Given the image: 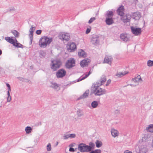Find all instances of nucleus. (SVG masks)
<instances>
[{
  "instance_id": "nucleus-1",
  "label": "nucleus",
  "mask_w": 153,
  "mask_h": 153,
  "mask_svg": "<svg viewBox=\"0 0 153 153\" xmlns=\"http://www.w3.org/2000/svg\"><path fill=\"white\" fill-rule=\"evenodd\" d=\"M52 41V38H49L46 36H42L40 39L39 45L40 47L45 48L47 45H49Z\"/></svg>"
},
{
  "instance_id": "nucleus-2",
  "label": "nucleus",
  "mask_w": 153,
  "mask_h": 153,
  "mask_svg": "<svg viewBox=\"0 0 153 153\" xmlns=\"http://www.w3.org/2000/svg\"><path fill=\"white\" fill-rule=\"evenodd\" d=\"M93 86V93L96 96H101L105 94L106 93V91L104 89L100 87V86L97 84L94 83L92 85Z\"/></svg>"
},
{
  "instance_id": "nucleus-3",
  "label": "nucleus",
  "mask_w": 153,
  "mask_h": 153,
  "mask_svg": "<svg viewBox=\"0 0 153 153\" xmlns=\"http://www.w3.org/2000/svg\"><path fill=\"white\" fill-rule=\"evenodd\" d=\"M78 149L81 152H88L91 151V148L85 144L80 143L78 146Z\"/></svg>"
},
{
  "instance_id": "nucleus-4",
  "label": "nucleus",
  "mask_w": 153,
  "mask_h": 153,
  "mask_svg": "<svg viewBox=\"0 0 153 153\" xmlns=\"http://www.w3.org/2000/svg\"><path fill=\"white\" fill-rule=\"evenodd\" d=\"M61 65V62L57 60H52L50 64L51 69L53 71H56L59 68Z\"/></svg>"
},
{
  "instance_id": "nucleus-5",
  "label": "nucleus",
  "mask_w": 153,
  "mask_h": 153,
  "mask_svg": "<svg viewBox=\"0 0 153 153\" xmlns=\"http://www.w3.org/2000/svg\"><path fill=\"white\" fill-rule=\"evenodd\" d=\"M59 38L64 42H66L69 40L70 39V35L68 33L62 32L60 33L59 35Z\"/></svg>"
},
{
  "instance_id": "nucleus-6",
  "label": "nucleus",
  "mask_w": 153,
  "mask_h": 153,
  "mask_svg": "<svg viewBox=\"0 0 153 153\" xmlns=\"http://www.w3.org/2000/svg\"><path fill=\"white\" fill-rule=\"evenodd\" d=\"M75 65V60L73 58H70L68 60L65 64L66 67L68 69L71 68Z\"/></svg>"
},
{
  "instance_id": "nucleus-7",
  "label": "nucleus",
  "mask_w": 153,
  "mask_h": 153,
  "mask_svg": "<svg viewBox=\"0 0 153 153\" xmlns=\"http://www.w3.org/2000/svg\"><path fill=\"white\" fill-rule=\"evenodd\" d=\"M66 71L63 68L58 70L56 73V76L57 78H62L66 74Z\"/></svg>"
},
{
  "instance_id": "nucleus-8",
  "label": "nucleus",
  "mask_w": 153,
  "mask_h": 153,
  "mask_svg": "<svg viewBox=\"0 0 153 153\" xmlns=\"http://www.w3.org/2000/svg\"><path fill=\"white\" fill-rule=\"evenodd\" d=\"M67 50L69 52H72L76 49V45L74 42L68 43L66 46Z\"/></svg>"
},
{
  "instance_id": "nucleus-9",
  "label": "nucleus",
  "mask_w": 153,
  "mask_h": 153,
  "mask_svg": "<svg viewBox=\"0 0 153 153\" xmlns=\"http://www.w3.org/2000/svg\"><path fill=\"white\" fill-rule=\"evenodd\" d=\"M131 28L132 33L135 36L140 35L142 32L141 28H137L132 26L131 27Z\"/></svg>"
},
{
  "instance_id": "nucleus-10",
  "label": "nucleus",
  "mask_w": 153,
  "mask_h": 153,
  "mask_svg": "<svg viewBox=\"0 0 153 153\" xmlns=\"http://www.w3.org/2000/svg\"><path fill=\"white\" fill-rule=\"evenodd\" d=\"M100 39L97 35H93L91 39V42L93 44L96 45L99 43Z\"/></svg>"
},
{
  "instance_id": "nucleus-11",
  "label": "nucleus",
  "mask_w": 153,
  "mask_h": 153,
  "mask_svg": "<svg viewBox=\"0 0 153 153\" xmlns=\"http://www.w3.org/2000/svg\"><path fill=\"white\" fill-rule=\"evenodd\" d=\"M131 16L133 19L136 20H139L141 17L140 13L138 12L131 13Z\"/></svg>"
},
{
  "instance_id": "nucleus-12",
  "label": "nucleus",
  "mask_w": 153,
  "mask_h": 153,
  "mask_svg": "<svg viewBox=\"0 0 153 153\" xmlns=\"http://www.w3.org/2000/svg\"><path fill=\"white\" fill-rule=\"evenodd\" d=\"M90 61V59H83L80 63L81 67L83 68L87 66Z\"/></svg>"
},
{
  "instance_id": "nucleus-13",
  "label": "nucleus",
  "mask_w": 153,
  "mask_h": 153,
  "mask_svg": "<svg viewBox=\"0 0 153 153\" xmlns=\"http://www.w3.org/2000/svg\"><path fill=\"white\" fill-rule=\"evenodd\" d=\"M113 59L111 56H105L104 60V63H107L109 64H111Z\"/></svg>"
},
{
  "instance_id": "nucleus-14",
  "label": "nucleus",
  "mask_w": 153,
  "mask_h": 153,
  "mask_svg": "<svg viewBox=\"0 0 153 153\" xmlns=\"http://www.w3.org/2000/svg\"><path fill=\"white\" fill-rule=\"evenodd\" d=\"M35 27H33V26H31V28H30L29 31L30 33L29 35V36L30 37V40L31 43L32 42L33 37V33L34 31L35 30Z\"/></svg>"
},
{
  "instance_id": "nucleus-15",
  "label": "nucleus",
  "mask_w": 153,
  "mask_h": 153,
  "mask_svg": "<svg viewBox=\"0 0 153 153\" xmlns=\"http://www.w3.org/2000/svg\"><path fill=\"white\" fill-rule=\"evenodd\" d=\"M106 78L105 76H102L100 80H98L95 83L99 85V86H101L103 85L104 82L106 81Z\"/></svg>"
},
{
  "instance_id": "nucleus-16",
  "label": "nucleus",
  "mask_w": 153,
  "mask_h": 153,
  "mask_svg": "<svg viewBox=\"0 0 153 153\" xmlns=\"http://www.w3.org/2000/svg\"><path fill=\"white\" fill-rule=\"evenodd\" d=\"M124 9L123 6H120L117 9V11L118 15L122 16L124 14Z\"/></svg>"
},
{
  "instance_id": "nucleus-17",
  "label": "nucleus",
  "mask_w": 153,
  "mask_h": 153,
  "mask_svg": "<svg viewBox=\"0 0 153 153\" xmlns=\"http://www.w3.org/2000/svg\"><path fill=\"white\" fill-rule=\"evenodd\" d=\"M120 37L121 39L124 41L127 42L129 40V37L126 34H121Z\"/></svg>"
},
{
  "instance_id": "nucleus-18",
  "label": "nucleus",
  "mask_w": 153,
  "mask_h": 153,
  "mask_svg": "<svg viewBox=\"0 0 153 153\" xmlns=\"http://www.w3.org/2000/svg\"><path fill=\"white\" fill-rule=\"evenodd\" d=\"M122 16L121 19L124 23H126L130 22V18L129 17H128V16L127 15V14L125 16L123 15Z\"/></svg>"
},
{
  "instance_id": "nucleus-19",
  "label": "nucleus",
  "mask_w": 153,
  "mask_h": 153,
  "mask_svg": "<svg viewBox=\"0 0 153 153\" xmlns=\"http://www.w3.org/2000/svg\"><path fill=\"white\" fill-rule=\"evenodd\" d=\"M89 90H86L82 95L80 96L77 99V100H79L86 98L89 95Z\"/></svg>"
},
{
  "instance_id": "nucleus-20",
  "label": "nucleus",
  "mask_w": 153,
  "mask_h": 153,
  "mask_svg": "<svg viewBox=\"0 0 153 153\" xmlns=\"http://www.w3.org/2000/svg\"><path fill=\"white\" fill-rule=\"evenodd\" d=\"M76 136V135L75 134H65L63 136L64 139H67L68 138H74Z\"/></svg>"
},
{
  "instance_id": "nucleus-21",
  "label": "nucleus",
  "mask_w": 153,
  "mask_h": 153,
  "mask_svg": "<svg viewBox=\"0 0 153 153\" xmlns=\"http://www.w3.org/2000/svg\"><path fill=\"white\" fill-rule=\"evenodd\" d=\"M98 102L96 101H94L91 103V105H87V106L88 107L90 108H96L98 105Z\"/></svg>"
},
{
  "instance_id": "nucleus-22",
  "label": "nucleus",
  "mask_w": 153,
  "mask_h": 153,
  "mask_svg": "<svg viewBox=\"0 0 153 153\" xmlns=\"http://www.w3.org/2000/svg\"><path fill=\"white\" fill-rule=\"evenodd\" d=\"M147 149L146 145H141L139 149V153H146Z\"/></svg>"
},
{
  "instance_id": "nucleus-23",
  "label": "nucleus",
  "mask_w": 153,
  "mask_h": 153,
  "mask_svg": "<svg viewBox=\"0 0 153 153\" xmlns=\"http://www.w3.org/2000/svg\"><path fill=\"white\" fill-rule=\"evenodd\" d=\"M111 133L112 135L114 137L118 136L119 133L118 131L114 128H112L111 130Z\"/></svg>"
},
{
  "instance_id": "nucleus-24",
  "label": "nucleus",
  "mask_w": 153,
  "mask_h": 153,
  "mask_svg": "<svg viewBox=\"0 0 153 153\" xmlns=\"http://www.w3.org/2000/svg\"><path fill=\"white\" fill-rule=\"evenodd\" d=\"M105 22L108 25H110L114 23V21L112 18H106Z\"/></svg>"
},
{
  "instance_id": "nucleus-25",
  "label": "nucleus",
  "mask_w": 153,
  "mask_h": 153,
  "mask_svg": "<svg viewBox=\"0 0 153 153\" xmlns=\"http://www.w3.org/2000/svg\"><path fill=\"white\" fill-rule=\"evenodd\" d=\"M91 71L90 70L89 72L87 73H86L85 75V76L83 77H81L79 78L77 80V82H79L81 80H82L86 78H87L91 73Z\"/></svg>"
},
{
  "instance_id": "nucleus-26",
  "label": "nucleus",
  "mask_w": 153,
  "mask_h": 153,
  "mask_svg": "<svg viewBox=\"0 0 153 153\" xmlns=\"http://www.w3.org/2000/svg\"><path fill=\"white\" fill-rule=\"evenodd\" d=\"M114 15V13L112 11L108 10L106 12L105 16L107 18H112Z\"/></svg>"
},
{
  "instance_id": "nucleus-27",
  "label": "nucleus",
  "mask_w": 153,
  "mask_h": 153,
  "mask_svg": "<svg viewBox=\"0 0 153 153\" xmlns=\"http://www.w3.org/2000/svg\"><path fill=\"white\" fill-rule=\"evenodd\" d=\"M51 85L50 87L54 89H56L59 86V85L57 84L56 82H51Z\"/></svg>"
},
{
  "instance_id": "nucleus-28",
  "label": "nucleus",
  "mask_w": 153,
  "mask_h": 153,
  "mask_svg": "<svg viewBox=\"0 0 153 153\" xmlns=\"http://www.w3.org/2000/svg\"><path fill=\"white\" fill-rule=\"evenodd\" d=\"M5 39L9 43L13 44V45L15 42L13 39L9 37H5Z\"/></svg>"
},
{
  "instance_id": "nucleus-29",
  "label": "nucleus",
  "mask_w": 153,
  "mask_h": 153,
  "mask_svg": "<svg viewBox=\"0 0 153 153\" xmlns=\"http://www.w3.org/2000/svg\"><path fill=\"white\" fill-rule=\"evenodd\" d=\"M146 130L149 132H153V124L149 125L148 127L146 128Z\"/></svg>"
},
{
  "instance_id": "nucleus-30",
  "label": "nucleus",
  "mask_w": 153,
  "mask_h": 153,
  "mask_svg": "<svg viewBox=\"0 0 153 153\" xmlns=\"http://www.w3.org/2000/svg\"><path fill=\"white\" fill-rule=\"evenodd\" d=\"M132 80L135 82H138L140 80H142V79L140 75H138L137 77L132 79Z\"/></svg>"
},
{
  "instance_id": "nucleus-31",
  "label": "nucleus",
  "mask_w": 153,
  "mask_h": 153,
  "mask_svg": "<svg viewBox=\"0 0 153 153\" xmlns=\"http://www.w3.org/2000/svg\"><path fill=\"white\" fill-rule=\"evenodd\" d=\"M78 55L80 57H85L86 56L85 52L82 49L78 52Z\"/></svg>"
},
{
  "instance_id": "nucleus-32",
  "label": "nucleus",
  "mask_w": 153,
  "mask_h": 153,
  "mask_svg": "<svg viewBox=\"0 0 153 153\" xmlns=\"http://www.w3.org/2000/svg\"><path fill=\"white\" fill-rule=\"evenodd\" d=\"M95 143L96 145V146L97 148H100L102 146V142L99 140H96Z\"/></svg>"
},
{
  "instance_id": "nucleus-33",
  "label": "nucleus",
  "mask_w": 153,
  "mask_h": 153,
  "mask_svg": "<svg viewBox=\"0 0 153 153\" xmlns=\"http://www.w3.org/2000/svg\"><path fill=\"white\" fill-rule=\"evenodd\" d=\"M15 40L16 41V42H15L14 44L13 45V46L16 47L17 48H23V45H22L21 44L19 43H18L16 39H15Z\"/></svg>"
},
{
  "instance_id": "nucleus-34",
  "label": "nucleus",
  "mask_w": 153,
  "mask_h": 153,
  "mask_svg": "<svg viewBox=\"0 0 153 153\" xmlns=\"http://www.w3.org/2000/svg\"><path fill=\"white\" fill-rule=\"evenodd\" d=\"M32 129L30 126H27L25 128V131L27 134H29L31 132Z\"/></svg>"
},
{
  "instance_id": "nucleus-35",
  "label": "nucleus",
  "mask_w": 153,
  "mask_h": 153,
  "mask_svg": "<svg viewBox=\"0 0 153 153\" xmlns=\"http://www.w3.org/2000/svg\"><path fill=\"white\" fill-rule=\"evenodd\" d=\"M11 32L16 37H18L19 34V33L16 30H13L11 31Z\"/></svg>"
},
{
  "instance_id": "nucleus-36",
  "label": "nucleus",
  "mask_w": 153,
  "mask_h": 153,
  "mask_svg": "<svg viewBox=\"0 0 153 153\" xmlns=\"http://www.w3.org/2000/svg\"><path fill=\"white\" fill-rule=\"evenodd\" d=\"M77 114L78 117H81L83 115L82 111L80 109L77 111Z\"/></svg>"
},
{
  "instance_id": "nucleus-37",
  "label": "nucleus",
  "mask_w": 153,
  "mask_h": 153,
  "mask_svg": "<svg viewBox=\"0 0 153 153\" xmlns=\"http://www.w3.org/2000/svg\"><path fill=\"white\" fill-rule=\"evenodd\" d=\"M39 55L41 58L44 57L46 55V53L43 51H41L39 52Z\"/></svg>"
},
{
  "instance_id": "nucleus-38",
  "label": "nucleus",
  "mask_w": 153,
  "mask_h": 153,
  "mask_svg": "<svg viewBox=\"0 0 153 153\" xmlns=\"http://www.w3.org/2000/svg\"><path fill=\"white\" fill-rule=\"evenodd\" d=\"M7 94L8 96L7 101L10 102L11 100V97L10 93V91H7Z\"/></svg>"
},
{
  "instance_id": "nucleus-39",
  "label": "nucleus",
  "mask_w": 153,
  "mask_h": 153,
  "mask_svg": "<svg viewBox=\"0 0 153 153\" xmlns=\"http://www.w3.org/2000/svg\"><path fill=\"white\" fill-rule=\"evenodd\" d=\"M128 73L127 72L126 73H121L119 74H116V76H117L118 77H121L125 75L126 74Z\"/></svg>"
},
{
  "instance_id": "nucleus-40",
  "label": "nucleus",
  "mask_w": 153,
  "mask_h": 153,
  "mask_svg": "<svg viewBox=\"0 0 153 153\" xmlns=\"http://www.w3.org/2000/svg\"><path fill=\"white\" fill-rule=\"evenodd\" d=\"M147 65L148 66L151 67L153 66V61L149 60L147 62Z\"/></svg>"
},
{
  "instance_id": "nucleus-41",
  "label": "nucleus",
  "mask_w": 153,
  "mask_h": 153,
  "mask_svg": "<svg viewBox=\"0 0 153 153\" xmlns=\"http://www.w3.org/2000/svg\"><path fill=\"white\" fill-rule=\"evenodd\" d=\"M101 151L100 149H96L92 151L90 153H101Z\"/></svg>"
},
{
  "instance_id": "nucleus-42",
  "label": "nucleus",
  "mask_w": 153,
  "mask_h": 153,
  "mask_svg": "<svg viewBox=\"0 0 153 153\" xmlns=\"http://www.w3.org/2000/svg\"><path fill=\"white\" fill-rule=\"evenodd\" d=\"M96 18L95 17H92L90 18V20L88 21V23L89 24H90L91 23L93 22H94L95 19Z\"/></svg>"
},
{
  "instance_id": "nucleus-43",
  "label": "nucleus",
  "mask_w": 153,
  "mask_h": 153,
  "mask_svg": "<svg viewBox=\"0 0 153 153\" xmlns=\"http://www.w3.org/2000/svg\"><path fill=\"white\" fill-rule=\"evenodd\" d=\"M51 146L50 143H48L47 146V150L48 151H50L51 150Z\"/></svg>"
},
{
  "instance_id": "nucleus-44",
  "label": "nucleus",
  "mask_w": 153,
  "mask_h": 153,
  "mask_svg": "<svg viewBox=\"0 0 153 153\" xmlns=\"http://www.w3.org/2000/svg\"><path fill=\"white\" fill-rule=\"evenodd\" d=\"M15 9L13 7H10L9 9L7 11V12H13L15 10Z\"/></svg>"
},
{
  "instance_id": "nucleus-45",
  "label": "nucleus",
  "mask_w": 153,
  "mask_h": 153,
  "mask_svg": "<svg viewBox=\"0 0 153 153\" xmlns=\"http://www.w3.org/2000/svg\"><path fill=\"white\" fill-rule=\"evenodd\" d=\"M91 30V27H90V28H87V29L86 30V31L85 32V33L87 34H88V33H89L90 32Z\"/></svg>"
},
{
  "instance_id": "nucleus-46",
  "label": "nucleus",
  "mask_w": 153,
  "mask_h": 153,
  "mask_svg": "<svg viewBox=\"0 0 153 153\" xmlns=\"http://www.w3.org/2000/svg\"><path fill=\"white\" fill-rule=\"evenodd\" d=\"M89 145L90 146H90L91 148V149H92L93 148H94V146H95V144L94 143H92V142H90L89 143Z\"/></svg>"
},
{
  "instance_id": "nucleus-47",
  "label": "nucleus",
  "mask_w": 153,
  "mask_h": 153,
  "mask_svg": "<svg viewBox=\"0 0 153 153\" xmlns=\"http://www.w3.org/2000/svg\"><path fill=\"white\" fill-rule=\"evenodd\" d=\"M17 78L19 80H20V81H24V82L25 81V79L24 78H23V77H17Z\"/></svg>"
},
{
  "instance_id": "nucleus-48",
  "label": "nucleus",
  "mask_w": 153,
  "mask_h": 153,
  "mask_svg": "<svg viewBox=\"0 0 153 153\" xmlns=\"http://www.w3.org/2000/svg\"><path fill=\"white\" fill-rule=\"evenodd\" d=\"M6 86L8 87V91H11L10 87V85L8 83L6 84Z\"/></svg>"
},
{
  "instance_id": "nucleus-49",
  "label": "nucleus",
  "mask_w": 153,
  "mask_h": 153,
  "mask_svg": "<svg viewBox=\"0 0 153 153\" xmlns=\"http://www.w3.org/2000/svg\"><path fill=\"white\" fill-rule=\"evenodd\" d=\"M42 32V30H38L36 31V33L38 35L40 34Z\"/></svg>"
},
{
  "instance_id": "nucleus-50",
  "label": "nucleus",
  "mask_w": 153,
  "mask_h": 153,
  "mask_svg": "<svg viewBox=\"0 0 153 153\" xmlns=\"http://www.w3.org/2000/svg\"><path fill=\"white\" fill-rule=\"evenodd\" d=\"M111 82V80L110 79H108L107 82V83L106 85V86L108 85Z\"/></svg>"
},
{
  "instance_id": "nucleus-51",
  "label": "nucleus",
  "mask_w": 153,
  "mask_h": 153,
  "mask_svg": "<svg viewBox=\"0 0 153 153\" xmlns=\"http://www.w3.org/2000/svg\"><path fill=\"white\" fill-rule=\"evenodd\" d=\"M69 151L71 152H74L75 151V150L73 148H70Z\"/></svg>"
},
{
  "instance_id": "nucleus-52",
  "label": "nucleus",
  "mask_w": 153,
  "mask_h": 153,
  "mask_svg": "<svg viewBox=\"0 0 153 153\" xmlns=\"http://www.w3.org/2000/svg\"><path fill=\"white\" fill-rule=\"evenodd\" d=\"M129 85H130L131 86H132V87H135V86H136V85H134L133 84H128L127 85H125V86H123V87H126L127 86H128Z\"/></svg>"
},
{
  "instance_id": "nucleus-53",
  "label": "nucleus",
  "mask_w": 153,
  "mask_h": 153,
  "mask_svg": "<svg viewBox=\"0 0 153 153\" xmlns=\"http://www.w3.org/2000/svg\"><path fill=\"white\" fill-rule=\"evenodd\" d=\"M74 143H72L70 145H69V148H73V147L74 146Z\"/></svg>"
},
{
  "instance_id": "nucleus-54",
  "label": "nucleus",
  "mask_w": 153,
  "mask_h": 153,
  "mask_svg": "<svg viewBox=\"0 0 153 153\" xmlns=\"http://www.w3.org/2000/svg\"><path fill=\"white\" fill-rule=\"evenodd\" d=\"M124 153H132V152L129 150H127L124 152Z\"/></svg>"
},
{
  "instance_id": "nucleus-55",
  "label": "nucleus",
  "mask_w": 153,
  "mask_h": 153,
  "mask_svg": "<svg viewBox=\"0 0 153 153\" xmlns=\"http://www.w3.org/2000/svg\"><path fill=\"white\" fill-rule=\"evenodd\" d=\"M2 53V51L0 49V55Z\"/></svg>"
},
{
  "instance_id": "nucleus-56",
  "label": "nucleus",
  "mask_w": 153,
  "mask_h": 153,
  "mask_svg": "<svg viewBox=\"0 0 153 153\" xmlns=\"http://www.w3.org/2000/svg\"><path fill=\"white\" fill-rule=\"evenodd\" d=\"M39 125L40 126L41 125V122H39V124L38 125V126H39Z\"/></svg>"
},
{
  "instance_id": "nucleus-57",
  "label": "nucleus",
  "mask_w": 153,
  "mask_h": 153,
  "mask_svg": "<svg viewBox=\"0 0 153 153\" xmlns=\"http://www.w3.org/2000/svg\"><path fill=\"white\" fill-rule=\"evenodd\" d=\"M56 146L57 145H58V142L57 141V142H56Z\"/></svg>"
},
{
  "instance_id": "nucleus-58",
  "label": "nucleus",
  "mask_w": 153,
  "mask_h": 153,
  "mask_svg": "<svg viewBox=\"0 0 153 153\" xmlns=\"http://www.w3.org/2000/svg\"><path fill=\"white\" fill-rule=\"evenodd\" d=\"M152 147H153V140H152Z\"/></svg>"
},
{
  "instance_id": "nucleus-59",
  "label": "nucleus",
  "mask_w": 153,
  "mask_h": 153,
  "mask_svg": "<svg viewBox=\"0 0 153 153\" xmlns=\"http://www.w3.org/2000/svg\"><path fill=\"white\" fill-rule=\"evenodd\" d=\"M152 4H153V3H152Z\"/></svg>"
}]
</instances>
